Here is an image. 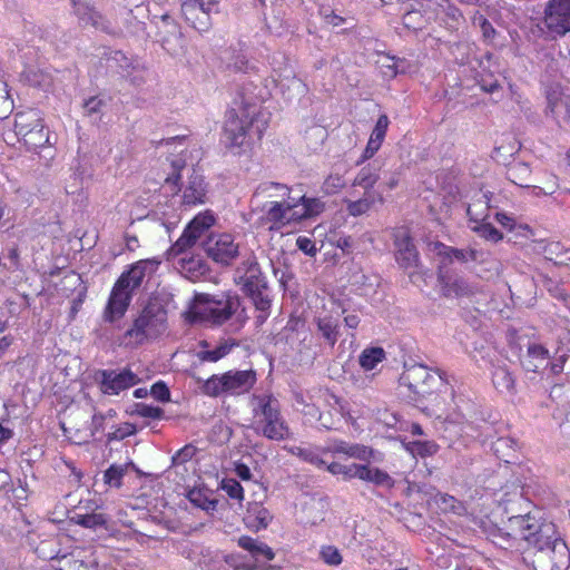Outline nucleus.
Segmentation results:
<instances>
[{"label":"nucleus","mask_w":570,"mask_h":570,"mask_svg":"<svg viewBox=\"0 0 570 570\" xmlns=\"http://www.w3.org/2000/svg\"><path fill=\"white\" fill-rule=\"evenodd\" d=\"M551 533L554 532L550 525H542L535 517L525 513L509 518L505 534L537 548L535 570H567L570 566L569 549L563 540L553 538Z\"/></svg>","instance_id":"nucleus-1"},{"label":"nucleus","mask_w":570,"mask_h":570,"mask_svg":"<svg viewBox=\"0 0 570 570\" xmlns=\"http://www.w3.org/2000/svg\"><path fill=\"white\" fill-rule=\"evenodd\" d=\"M245 90L239 92L227 112L224 136L230 147H243L261 140L268 125L267 115L258 106L265 99L263 92Z\"/></svg>","instance_id":"nucleus-2"},{"label":"nucleus","mask_w":570,"mask_h":570,"mask_svg":"<svg viewBox=\"0 0 570 570\" xmlns=\"http://www.w3.org/2000/svg\"><path fill=\"white\" fill-rule=\"evenodd\" d=\"M430 252L438 258V281L442 293L448 297H459L471 293L468 282L450 268L454 262L479 264L489 262L490 253L476 248L459 249L443 243H431Z\"/></svg>","instance_id":"nucleus-3"},{"label":"nucleus","mask_w":570,"mask_h":570,"mask_svg":"<svg viewBox=\"0 0 570 570\" xmlns=\"http://www.w3.org/2000/svg\"><path fill=\"white\" fill-rule=\"evenodd\" d=\"M252 429L259 435L282 441L289 436L291 430L281 412L279 401L269 392L254 393L249 399Z\"/></svg>","instance_id":"nucleus-4"},{"label":"nucleus","mask_w":570,"mask_h":570,"mask_svg":"<svg viewBox=\"0 0 570 570\" xmlns=\"http://www.w3.org/2000/svg\"><path fill=\"white\" fill-rule=\"evenodd\" d=\"M239 307L240 301L237 296L197 294L184 316L189 324L220 326L237 314Z\"/></svg>","instance_id":"nucleus-5"},{"label":"nucleus","mask_w":570,"mask_h":570,"mask_svg":"<svg viewBox=\"0 0 570 570\" xmlns=\"http://www.w3.org/2000/svg\"><path fill=\"white\" fill-rule=\"evenodd\" d=\"M257 381L253 370L227 371L203 381L200 391L209 397L239 396L248 393Z\"/></svg>","instance_id":"nucleus-6"},{"label":"nucleus","mask_w":570,"mask_h":570,"mask_svg":"<svg viewBox=\"0 0 570 570\" xmlns=\"http://www.w3.org/2000/svg\"><path fill=\"white\" fill-rule=\"evenodd\" d=\"M166 330V312L158 305L146 306L122 335L125 346L136 347L158 337Z\"/></svg>","instance_id":"nucleus-7"},{"label":"nucleus","mask_w":570,"mask_h":570,"mask_svg":"<svg viewBox=\"0 0 570 570\" xmlns=\"http://www.w3.org/2000/svg\"><path fill=\"white\" fill-rule=\"evenodd\" d=\"M95 381L104 395L114 396L137 385L140 380L129 367H124L98 370L95 373Z\"/></svg>","instance_id":"nucleus-8"},{"label":"nucleus","mask_w":570,"mask_h":570,"mask_svg":"<svg viewBox=\"0 0 570 570\" xmlns=\"http://www.w3.org/2000/svg\"><path fill=\"white\" fill-rule=\"evenodd\" d=\"M250 216H256V227H267L269 230H281L287 224L295 222L292 214L286 213L281 202L267 200L264 204L252 206Z\"/></svg>","instance_id":"nucleus-9"},{"label":"nucleus","mask_w":570,"mask_h":570,"mask_svg":"<svg viewBox=\"0 0 570 570\" xmlns=\"http://www.w3.org/2000/svg\"><path fill=\"white\" fill-rule=\"evenodd\" d=\"M219 12L217 0H203L199 2H181V13L187 23L200 33L210 30L212 14Z\"/></svg>","instance_id":"nucleus-10"},{"label":"nucleus","mask_w":570,"mask_h":570,"mask_svg":"<svg viewBox=\"0 0 570 570\" xmlns=\"http://www.w3.org/2000/svg\"><path fill=\"white\" fill-rule=\"evenodd\" d=\"M215 217L212 213H200L186 226L180 237L168 249L169 256L184 254L188 248L193 247L198 238L214 225Z\"/></svg>","instance_id":"nucleus-11"},{"label":"nucleus","mask_w":570,"mask_h":570,"mask_svg":"<svg viewBox=\"0 0 570 570\" xmlns=\"http://www.w3.org/2000/svg\"><path fill=\"white\" fill-rule=\"evenodd\" d=\"M438 379L444 381V373L435 372V374H432L425 365L413 364L406 366L400 381L401 384L407 386L411 392L423 396L432 391Z\"/></svg>","instance_id":"nucleus-12"},{"label":"nucleus","mask_w":570,"mask_h":570,"mask_svg":"<svg viewBox=\"0 0 570 570\" xmlns=\"http://www.w3.org/2000/svg\"><path fill=\"white\" fill-rule=\"evenodd\" d=\"M205 252L216 263L228 265L239 253V245L229 233L210 234L204 244Z\"/></svg>","instance_id":"nucleus-13"},{"label":"nucleus","mask_w":570,"mask_h":570,"mask_svg":"<svg viewBox=\"0 0 570 570\" xmlns=\"http://www.w3.org/2000/svg\"><path fill=\"white\" fill-rule=\"evenodd\" d=\"M235 282L248 295L267 289V282L255 257L246 258L235 271Z\"/></svg>","instance_id":"nucleus-14"},{"label":"nucleus","mask_w":570,"mask_h":570,"mask_svg":"<svg viewBox=\"0 0 570 570\" xmlns=\"http://www.w3.org/2000/svg\"><path fill=\"white\" fill-rule=\"evenodd\" d=\"M544 22L558 35L570 31V0H550L544 10Z\"/></svg>","instance_id":"nucleus-15"},{"label":"nucleus","mask_w":570,"mask_h":570,"mask_svg":"<svg viewBox=\"0 0 570 570\" xmlns=\"http://www.w3.org/2000/svg\"><path fill=\"white\" fill-rule=\"evenodd\" d=\"M124 279H117L104 312L107 322L121 318L128 309L134 292L124 286Z\"/></svg>","instance_id":"nucleus-16"},{"label":"nucleus","mask_w":570,"mask_h":570,"mask_svg":"<svg viewBox=\"0 0 570 570\" xmlns=\"http://www.w3.org/2000/svg\"><path fill=\"white\" fill-rule=\"evenodd\" d=\"M342 202L350 216L360 217L368 214L375 203L383 204L384 198L377 191H363L362 197L356 198L355 189H351Z\"/></svg>","instance_id":"nucleus-17"},{"label":"nucleus","mask_w":570,"mask_h":570,"mask_svg":"<svg viewBox=\"0 0 570 570\" xmlns=\"http://www.w3.org/2000/svg\"><path fill=\"white\" fill-rule=\"evenodd\" d=\"M324 453L325 455L331 454L337 459L352 458L362 461H368L373 454V451L372 449L362 444L350 443L335 439L328 441L326 445H324Z\"/></svg>","instance_id":"nucleus-18"},{"label":"nucleus","mask_w":570,"mask_h":570,"mask_svg":"<svg viewBox=\"0 0 570 570\" xmlns=\"http://www.w3.org/2000/svg\"><path fill=\"white\" fill-rule=\"evenodd\" d=\"M181 203L184 206L193 207L203 205L207 198V185L203 175L198 174L196 169H191L188 180L181 188Z\"/></svg>","instance_id":"nucleus-19"},{"label":"nucleus","mask_w":570,"mask_h":570,"mask_svg":"<svg viewBox=\"0 0 570 570\" xmlns=\"http://www.w3.org/2000/svg\"><path fill=\"white\" fill-rule=\"evenodd\" d=\"M394 244L396 248L395 258L401 267L411 268L417 266L419 253L406 229H399L396 232Z\"/></svg>","instance_id":"nucleus-20"},{"label":"nucleus","mask_w":570,"mask_h":570,"mask_svg":"<svg viewBox=\"0 0 570 570\" xmlns=\"http://www.w3.org/2000/svg\"><path fill=\"white\" fill-rule=\"evenodd\" d=\"M158 263L151 259L138 261L127 272L122 273L118 279H124V286L135 292L140 287L145 276L153 273Z\"/></svg>","instance_id":"nucleus-21"},{"label":"nucleus","mask_w":570,"mask_h":570,"mask_svg":"<svg viewBox=\"0 0 570 570\" xmlns=\"http://www.w3.org/2000/svg\"><path fill=\"white\" fill-rule=\"evenodd\" d=\"M158 36L161 46L167 51H171L174 46L180 45L183 33L180 26L169 14H163L158 27Z\"/></svg>","instance_id":"nucleus-22"},{"label":"nucleus","mask_w":570,"mask_h":570,"mask_svg":"<svg viewBox=\"0 0 570 570\" xmlns=\"http://www.w3.org/2000/svg\"><path fill=\"white\" fill-rule=\"evenodd\" d=\"M521 363L525 371L538 373L550 364L549 351L541 344H530Z\"/></svg>","instance_id":"nucleus-23"},{"label":"nucleus","mask_w":570,"mask_h":570,"mask_svg":"<svg viewBox=\"0 0 570 570\" xmlns=\"http://www.w3.org/2000/svg\"><path fill=\"white\" fill-rule=\"evenodd\" d=\"M492 198L493 194L485 191L478 195V197L469 204L466 213L473 225L489 219V210L497 207V204L493 203Z\"/></svg>","instance_id":"nucleus-24"},{"label":"nucleus","mask_w":570,"mask_h":570,"mask_svg":"<svg viewBox=\"0 0 570 570\" xmlns=\"http://www.w3.org/2000/svg\"><path fill=\"white\" fill-rule=\"evenodd\" d=\"M285 450L299 458L302 461L313 464L317 468H326L328 464L324 459V446L307 445V446H286Z\"/></svg>","instance_id":"nucleus-25"},{"label":"nucleus","mask_w":570,"mask_h":570,"mask_svg":"<svg viewBox=\"0 0 570 570\" xmlns=\"http://www.w3.org/2000/svg\"><path fill=\"white\" fill-rule=\"evenodd\" d=\"M238 343L233 338H227L209 350V344L206 341L200 342V350L197 352V357L203 362H217L228 355Z\"/></svg>","instance_id":"nucleus-26"},{"label":"nucleus","mask_w":570,"mask_h":570,"mask_svg":"<svg viewBox=\"0 0 570 570\" xmlns=\"http://www.w3.org/2000/svg\"><path fill=\"white\" fill-rule=\"evenodd\" d=\"M41 117L37 110L18 112L14 117V131L24 140L39 126Z\"/></svg>","instance_id":"nucleus-27"},{"label":"nucleus","mask_w":570,"mask_h":570,"mask_svg":"<svg viewBox=\"0 0 570 570\" xmlns=\"http://www.w3.org/2000/svg\"><path fill=\"white\" fill-rule=\"evenodd\" d=\"M492 383L500 393L510 395L514 393V377L505 364L493 365Z\"/></svg>","instance_id":"nucleus-28"},{"label":"nucleus","mask_w":570,"mask_h":570,"mask_svg":"<svg viewBox=\"0 0 570 570\" xmlns=\"http://www.w3.org/2000/svg\"><path fill=\"white\" fill-rule=\"evenodd\" d=\"M389 124L390 121L386 115H381L379 117L376 125L371 134L367 146L364 150V159L371 158L380 149L386 135Z\"/></svg>","instance_id":"nucleus-29"},{"label":"nucleus","mask_w":570,"mask_h":570,"mask_svg":"<svg viewBox=\"0 0 570 570\" xmlns=\"http://www.w3.org/2000/svg\"><path fill=\"white\" fill-rule=\"evenodd\" d=\"M380 178V166H374L373 164H368L360 169L356 174L355 178L352 181V189L355 187L363 188L364 191H375L373 189L374 185L377 183Z\"/></svg>","instance_id":"nucleus-30"},{"label":"nucleus","mask_w":570,"mask_h":570,"mask_svg":"<svg viewBox=\"0 0 570 570\" xmlns=\"http://www.w3.org/2000/svg\"><path fill=\"white\" fill-rule=\"evenodd\" d=\"M224 61L226 68L236 73H250L256 71V67L239 51H227Z\"/></svg>","instance_id":"nucleus-31"},{"label":"nucleus","mask_w":570,"mask_h":570,"mask_svg":"<svg viewBox=\"0 0 570 570\" xmlns=\"http://www.w3.org/2000/svg\"><path fill=\"white\" fill-rule=\"evenodd\" d=\"M322 396L331 411L338 414L344 422L355 424V419L351 412L350 404L345 400H342L330 392H324Z\"/></svg>","instance_id":"nucleus-32"},{"label":"nucleus","mask_w":570,"mask_h":570,"mask_svg":"<svg viewBox=\"0 0 570 570\" xmlns=\"http://www.w3.org/2000/svg\"><path fill=\"white\" fill-rule=\"evenodd\" d=\"M325 208L324 203L316 197H304V202L299 210H295V214H292V219L295 222H301L304 219H308L311 217L320 215Z\"/></svg>","instance_id":"nucleus-33"},{"label":"nucleus","mask_w":570,"mask_h":570,"mask_svg":"<svg viewBox=\"0 0 570 570\" xmlns=\"http://www.w3.org/2000/svg\"><path fill=\"white\" fill-rule=\"evenodd\" d=\"M316 324L322 337L330 346H334L338 338V322L332 316L317 317Z\"/></svg>","instance_id":"nucleus-34"},{"label":"nucleus","mask_w":570,"mask_h":570,"mask_svg":"<svg viewBox=\"0 0 570 570\" xmlns=\"http://www.w3.org/2000/svg\"><path fill=\"white\" fill-rule=\"evenodd\" d=\"M385 357L386 353L383 347H366L360 354L358 363L364 371H372L379 363L383 362Z\"/></svg>","instance_id":"nucleus-35"},{"label":"nucleus","mask_w":570,"mask_h":570,"mask_svg":"<svg viewBox=\"0 0 570 570\" xmlns=\"http://www.w3.org/2000/svg\"><path fill=\"white\" fill-rule=\"evenodd\" d=\"M365 466L366 464H343L341 462H332L326 465V470L334 475L342 474L346 479L357 478L362 480Z\"/></svg>","instance_id":"nucleus-36"},{"label":"nucleus","mask_w":570,"mask_h":570,"mask_svg":"<svg viewBox=\"0 0 570 570\" xmlns=\"http://www.w3.org/2000/svg\"><path fill=\"white\" fill-rule=\"evenodd\" d=\"M434 502L444 513H453L456 515H463L466 513L465 505L452 495L445 493H436L434 497Z\"/></svg>","instance_id":"nucleus-37"},{"label":"nucleus","mask_w":570,"mask_h":570,"mask_svg":"<svg viewBox=\"0 0 570 570\" xmlns=\"http://www.w3.org/2000/svg\"><path fill=\"white\" fill-rule=\"evenodd\" d=\"M274 190H279V191L287 190V186L279 184V183H274V181L261 183L253 193V196L250 199L252 206H256L257 204H259L261 197L272 198V197L279 196L278 194H274L273 193Z\"/></svg>","instance_id":"nucleus-38"},{"label":"nucleus","mask_w":570,"mask_h":570,"mask_svg":"<svg viewBox=\"0 0 570 570\" xmlns=\"http://www.w3.org/2000/svg\"><path fill=\"white\" fill-rule=\"evenodd\" d=\"M405 450L413 456H430L438 452L439 445L433 441H412L403 443Z\"/></svg>","instance_id":"nucleus-39"},{"label":"nucleus","mask_w":570,"mask_h":570,"mask_svg":"<svg viewBox=\"0 0 570 570\" xmlns=\"http://www.w3.org/2000/svg\"><path fill=\"white\" fill-rule=\"evenodd\" d=\"M23 142L29 149L42 148L50 144L49 132L46 129L42 119L39 121L38 128H36L35 131L23 140Z\"/></svg>","instance_id":"nucleus-40"},{"label":"nucleus","mask_w":570,"mask_h":570,"mask_svg":"<svg viewBox=\"0 0 570 570\" xmlns=\"http://www.w3.org/2000/svg\"><path fill=\"white\" fill-rule=\"evenodd\" d=\"M362 480L384 488H392L394 485V480L385 471L379 468H371L370 465L365 466Z\"/></svg>","instance_id":"nucleus-41"},{"label":"nucleus","mask_w":570,"mask_h":570,"mask_svg":"<svg viewBox=\"0 0 570 570\" xmlns=\"http://www.w3.org/2000/svg\"><path fill=\"white\" fill-rule=\"evenodd\" d=\"M180 264L181 271L189 278L198 277L207 271V265L200 257H183Z\"/></svg>","instance_id":"nucleus-42"},{"label":"nucleus","mask_w":570,"mask_h":570,"mask_svg":"<svg viewBox=\"0 0 570 570\" xmlns=\"http://www.w3.org/2000/svg\"><path fill=\"white\" fill-rule=\"evenodd\" d=\"M215 570H255V568L244 557L232 554L219 560Z\"/></svg>","instance_id":"nucleus-43"},{"label":"nucleus","mask_w":570,"mask_h":570,"mask_svg":"<svg viewBox=\"0 0 570 570\" xmlns=\"http://www.w3.org/2000/svg\"><path fill=\"white\" fill-rule=\"evenodd\" d=\"M471 229L479 234L482 238L498 243L503 238V235L501 232H499L490 222L489 219L482 220L480 223H476L474 225H471Z\"/></svg>","instance_id":"nucleus-44"},{"label":"nucleus","mask_w":570,"mask_h":570,"mask_svg":"<svg viewBox=\"0 0 570 570\" xmlns=\"http://www.w3.org/2000/svg\"><path fill=\"white\" fill-rule=\"evenodd\" d=\"M247 519L250 522L252 527L257 529H265L272 521V515L267 509L262 505H255L249 511Z\"/></svg>","instance_id":"nucleus-45"},{"label":"nucleus","mask_w":570,"mask_h":570,"mask_svg":"<svg viewBox=\"0 0 570 570\" xmlns=\"http://www.w3.org/2000/svg\"><path fill=\"white\" fill-rule=\"evenodd\" d=\"M295 191L296 190L294 188H289L287 186V190H281V194H279V196L285 197L284 202H281V203L285 205L286 213L288 215L295 214V210H299V208L302 207L303 202H304L305 195L304 194L295 195L294 194Z\"/></svg>","instance_id":"nucleus-46"},{"label":"nucleus","mask_w":570,"mask_h":570,"mask_svg":"<svg viewBox=\"0 0 570 570\" xmlns=\"http://www.w3.org/2000/svg\"><path fill=\"white\" fill-rule=\"evenodd\" d=\"M126 472L125 465L111 464L104 473V481L111 488H120Z\"/></svg>","instance_id":"nucleus-47"},{"label":"nucleus","mask_w":570,"mask_h":570,"mask_svg":"<svg viewBox=\"0 0 570 570\" xmlns=\"http://www.w3.org/2000/svg\"><path fill=\"white\" fill-rule=\"evenodd\" d=\"M77 523L89 529L105 527L107 517L102 513L77 514Z\"/></svg>","instance_id":"nucleus-48"},{"label":"nucleus","mask_w":570,"mask_h":570,"mask_svg":"<svg viewBox=\"0 0 570 570\" xmlns=\"http://www.w3.org/2000/svg\"><path fill=\"white\" fill-rule=\"evenodd\" d=\"M189 501L197 508L205 511H213L216 509V501L208 499L200 490L194 489L188 492Z\"/></svg>","instance_id":"nucleus-49"},{"label":"nucleus","mask_w":570,"mask_h":570,"mask_svg":"<svg viewBox=\"0 0 570 570\" xmlns=\"http://www.w3.org/2000/svg\"><path fill=\"white\" fill-rule=\"evenodd\" d=\"M344 186H345V180H344L343 176L335 173V174H330L325 178L323 186H322V190L326 195H334V194L338 193Z\"/></svg>","instance_id":"nucleus-50"},{"label":"nucleus","mask_w":570,"mask_h":570,"mask_svg":"<svg viewBox=\"0 0 570 570\" xmlns=\"http://www.w3.org/2000/svg\"><path fill=\"white\" fill-rule=\"evenodd\" d=\"M321 559L328 566H340L342 563V556L340 550L334 546H324L320 551Z\"/></svg>","instance_id":"nucleus-51"},{"label":"nucleus","mask_w":570,"mask_h":570,"mask_svg":"<svg viewBox=\"0 0 570 570\" xmlns=\"http://www.w3.org/2000/svg\"><path fill=\"white\" fill-rule=\"evenodd\" d=\"M222 490L234 500L242 501L244 498V489L235 479H225L222 482Z\"/></svg>","instance_id":"nucleus-52"},{"label":"nucleus","mask_w":570,"mask_h":570,"mask_svg":"<svg viewBox=\"0 0 570 570\" xmlns=\"http://www.w3.org/2000/svg\"><path fill=\"white\" fill-rule=\"evenodd\" d=\"M134 413L140 417L153 419V420H159L164 415V411L160 407L153 406V405L145 404V403L136 404Z\"/></svg>","instance_id":"nucleus-53"},{"label":"nucleus","mask_w":570,"mask_h":570,"mask_svg":"<svg viewBox=\"0 0 570 570\" xmlns=\"http://www.w3.org/2000/svg\"><path fill=\"white\" fill-rule=\"evenodd\" d=\"M248 296L253 299V303L258 312H269L271 299L268 297L267 289H262L257 293L248 294Z\"/></svg>","instance_id":"nucleus-54"},{"label":"nucleus","mask_w":570,"mask_h":570,"mask_svg":"<svg viewBox=\"0 0 570 570\" xmlns=\"http://www.w3.org/2000/svg\"><path fill=\"white\" fill-rule=\"evenodd\" d=\"M320 14L324 19V21L327 24H331L333 27H340L346 22V18L337 14L333 9L330 7H322L320 9Z\"/></svg>","instance_id":"nucleus-55"},{"label":"nucleus","mask_w":570,"mask_h":570,"mask_svg":"<svg viewBox=\"0 0 570 570\" xmlns=\"http://www.w3.org/2000/svg\"><path fill=\"white\" fill-rule=\"evenodd\" d=\"M171 167L174 173L166 178V184H171L174 187H176L181 178L180 171L186 167V161L181 158L173 159Z\"/></svg>","instance_id":"nucleus-56"},{"label":"nucleus","mask_w":570,"mask_h":570,"mask_svg":"<svg viewBox=\"0 0 570 570\" xmlns=\"http://www.w3.org/2000/svg\"><path fill=\"white\" fill-rule=\"evenodd\" d=\"M150 394L154 399L160 402H167L170 399V392L167 385L159 381L151 386Z\"/></svg>","instance_id":"nucleus-57"},{"label":"nucleus","mask_w":570,"mask_h":570,"mask_svg":"<svg viewBox=\"0 0 570 570\" xmlns=\"http://www.w3.org/2000/svg\"><path fill=\"white\" fill-rule=\"evenodd\" d=\"M296 246L299 250H302L304 254L308 256H315L317 253L315 243L309 237L306 236L297 237Z\"/></svg>","instance_id":"nucleus-58"},{"label":"nucleus","mask_w":570,"mask_h":570,"mask_svg":"<svg viewBox=\"0 0 570 570\" xmlns=\"http://www.w3.org/2000/svg\"><path fill=\"white\" fill-rule=\"evenodd\" d=\"M102 106L104 101L97 96L90 97L83 102L85 111L89 116L98 114Z\"/></svg>","instance_id":"nucleus-59"},{"label":"nucleus","mask_w":570,"mask_h":570,"mask_svg":"<svg viewBox=\"0 0 570 570\" xmlns=\"http://www.w3.org/2000/svg\"><path fill=\"white\" fill-rule=\"evenodd\" d=\"M253 557L256 560L264 559V560L269 561V560L274 559L275 554H274L273 550L267 544L259 542L257 546V549H255Z\"/></svg>","instance_id":"nucleus-60"},{"label":"nucleus","mask_w":570,"mask_h":570,"mask_svg":"<svg viewBox=\"0 0 570 570\" xmlns=\"http://www.w3.org/2000/svg\"><path fill=\"white\" fill-rule=\"evenodd\" d=\"M81 177L79 174L73 173L70 176L69 181L65 186V190L68 195H75L81 189Z\"/></svg>","instance_id":"nucleus-61"},{"label":"nucleus","mask_w":570,"mask_h":570,"mask_svg":"<svg viewBox=\"0 0 570 570\" xmlns=\"http://www.w3.org/2000/svg\"><path fill=\"white\" fill-rule=\"evenodd\" d=\"M530 173V169L527 165L524 164H517V165H513L512 167L509 168L508 170V176H509V179L512 180L513 183L518 184L515 181V178L519 177V175H527Z\"/></svg>","instance_id":"nucleus-62"},{"label":"nucleus","mask_w":570,"mask_h":570,"mask_svg":"<svg viewBox=\"0 0 570 570\" xmlns=\"http://www.w3.org/2000/svg\"><path fill=\"white\" fill-rule=\"evenodd\" d=\"M480 87L485 92L493 94L500 88V82L497 78L488 79L487 77L482 76L480 79Z\"/></svg>","instance_id":"nucleus-63"},{"label":"nucleus","mask_w":570,"mask_h":570,"mask_svg":"<svg viewBox=\"0 0 570 570\" xmlns=\"http://www.w3.org/2000/svg\"><path fill=\"white\" fill-rule=\"evenodd\" d=\"M258 543L259 541L247 535H243L238 539L239 547L250 552L252 556L254 554L255 549H257Z\"/></svg>","instance_id":"nucleus-64"}]
</instances>
